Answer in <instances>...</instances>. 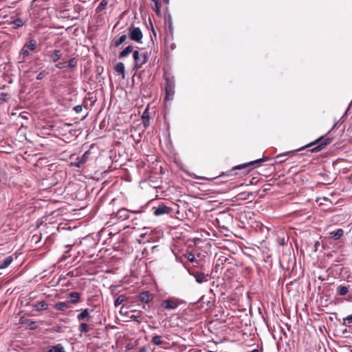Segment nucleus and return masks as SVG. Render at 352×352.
<instances>
[{
    "label": "nucleus",
    "mask_w": 352,
    "mask_h": 352,
    "mask_svg": "<svg viewBox=\"0 0 352 352\" xmlns=\"http://www.w3.org/2000/svg\"><path fill=\"white\" fill-rule=\"evenodd\" d=\"M189 273L195 278L196 282L199 284L208 281L209 276L208 274L195 270L190 271Z\"/></svg>",
    "instance_id": "obj_6"
},
{
    "label": "nucleus",
    "mask_w": 352,
    "mask_h": 352,
    "mask_svg": "<svg viewBox=\"0 0 352 352\" xmlns=\"http://www.w3.org/2000/svg\"><path fill=\"white\" fill-rule=\"evenodd\" d=\"M349 286L339 285L337 287V294L340 296H345L349 292Z\"/></svg>",
    "instance_id": "obj_24"
},
{
    "label": "nucleus",
    "mask_w": 352,
    "mask_h": 352,
    "mask_svg": "<svg viewBox=\"0 0 352 352\" xmlns=\"http://www.w3.org/2000/svg\"><path fill=\"white\" fill-rule=\"evenodd\" d=\"M21 55L23 56V58L26 56H28L29 50H28L26 47L23 46L22 50H21Z\"/></svg>",
    "instance_id": "obj_38"
},
{
    "label": "nucleus",
    "mask_w": 352,
    "mask_h": 352,
    "mask_svg": "<svg viewBox=\"0 0 352 352\" xmlns=\"http://www.w3.org/2000/svg\"><path fill=\"white\" fill-rule=\"evenodd\" d=\"M343 234H344V231L342 229H340V228L337 229L336 230L331 232L329 233L330 237L334 240L340 239L343 236Z\"/></svg>",
    "instance_id": "obj_17"
},
{
    "label": "nucleus",
    "mask_w": 352,
    "mask_h": 352,
    "mask_svg": "<svg viewBox=\"0 0 352 352\" xmlns=\"http://www.w3.org/2000/svg\"><path fill=\"white\" fill-rule=\"evenodd\" d=\"M190 256H191V257L188 256V260H189V261H194V259H195V257H194V256H193V255H190Z\"/></svg>",
    "instance_id": "obj_47"
},
{
    "label": "nucleus",
    "mask_w": 352,
    "mask_h": 352,
    "mask_svg": "<svg viewBox=\"0 0 352 352\" xmlns=\"http://www.w3.org/2000/svg\"><path fill=\"white\" fill-rule=\"evenodd\" d=\"M129 37L131 40L138 43H142V40L143 34L140 28L133 26L130 27L129 30Z\"/></svg>",
    "instance_id": "obj_4"
},
{
    "label": "nucleus",
    "mask_w": 352,
    "mask_h": 352,
    "mask_svg": "<svg viewBox=\"0 0 352 352\" xmlns=\"http://www.w3.org/2000/svg\"><path fill=\"white\" fill-rule=\"evenodd\" d=\"M74 166H76V167H77V168H80V167L83 165V164H82V162H81V160L78 157V158L76 159V162H75L74 163Z\"/></svg>",
    "instance_id": "obj_41"
},
{
    "label": "nucleus",
    "mask_w": 352,
    "mask_h": 352,
    "mask_svg": "<svg viewBox=\"0 0 352 352\" xmlns=\"http://www.w3.org/2000/svg\"><path fill=\"white\" fill-rule=\"evenodd\" d=\"M161 306L164 309H175L179 306V302L177 300L173 298H168L162 302Z\"/></svg>",
    "instance_id": "obj_8"
},
{
    "label": "nucleus",
    "mask_w": 352,
    "mask_h": 352,
    "mask_svg": "<svg viewBox=\"0 0 352 352\" xmlns=\"http://www.w3.org/2000/svg\"><path fill=\"white\" fill-rule=\"evenodd\" d=\"M153 9L157 15H160V6L159 2L155 3V6L153 7Z\"/></svg>",
    "instance_id": "obj_36"
},
{
    "label": "nucleus",
    "mask_w": 352,
    "mask_h": 352,
    "mask_svg": "<svg viewBox=\"0 0 352 352\" xmlns=\"http://www.w3.org/2000/svg\"><path fill=\"white\" fill-rule=\"evenodd\" d=\"M10 25H14V28L16 29L22 27L25 24V21L21 18H17L10 23Z\"/></svg>",
    "instance_id": "obj_25"
},
{
    "label": "nucleus",
    "mask_w": 352,
    "mask_h": 352,
    "mask_svg": "<svg viewBox=\"0 0 352 352\" xmlns=\"http://www.w3.org/2000/svg\"><path fill=\"white\" fill-rule=\"evenodd\" d=\"M77 63L78 58L76 57L72 58L67 62V68L73 69L76 67Z\"/></svg>",
    "instance_id": "obj_28"
},
{
    "label": "nucleus",
    "mask_w": 352,
    "mask_h": 352,
    "mask_svg": "<svg viewBox=\"0 0 352 352\" xmlns=\"http://www.w3.org/2000/svg\"><path fill=\"white\" fill-rule=\"evenodd\" d=\"M27 325L29 329L34 330L37 328L36 322L34 321H31L29 320H26Z\"/></svg>",
    "instance_id": "obj_35"
},
{
    "label": "nucleus",
    "mask_w": 352,
    "mask_h": 352,
    "mask_svg": "<svg viewBox=\"0 0 352 352\" xmlns=\"http://www.w3.org/2000/svg\"><path fill=\"white\" fill-rule=\"evenodd\" d=\"M165 91V100H172L175 94V81L173 78L166 79Z\"/></svg>",
    "instance_id": "obj_5"
},
{
    "label": "nucleus",
    "mask_w": 352,
    "mask_h": 352,
    "mask_svg": "<svg viewBox=\"0 0 352 352\" xmlns=\"http://www.w3.org/2000/svg\"><path fill=\"white\" fill-rule=\"evenodd\" d=\"M69 302L72 304L77 303L80 298V294L77 292H73L69 294Z\"/></svg>",
    "instance_id": "obj_15"
},
{
    "label": "nucleus",
    "mask_w": 352,
    "mask_h": 352,
    "mask_svg": "<svg viewBox=\"0 0 352 352\" xmlns=\"http://www.w3.org/2000/svg\"><path fill=\"white\" fill-rule=\"evenodd\" d=\"M54 308L58 311H65L69 308V305L67 302H58L54 305Z\"/></svg>",
    "instance_id": "obj_22"
},
{
    "label": "nucleus",
    "mask_w": 352,
    "mask_h": 352,
    "mask_svg": "<svg viewBox=\"0 0 352 352\" xmlns=\"http://www.w3.org/2000/svg\"><path fill=\"white\" fill-rule=\"evenodd\" d=\"M111 216L117 218L119 220L124 221L129 219L130 217V211L129 210L122 208L117 211V212L113 213Z\"/></svg>",
    "instance_id": "obj_7"
},
{
    "label": "nucleus",
    "mask_w": 352,
    "mask_h": 352,
    "mask_svg": "<svg viewBox=\"0 0 352 352\" xmlns=\"http://www.w3.org/2000/svg\"><path fill=\"white\" fill-rule=\"evenodd\" d=\"M134 59V67L136 69H140L142 66L147 62L148 56L145 53L140 52L135 50L133 53Z\"/></svg>",
    "instance_id": "obj_3"
},
{
    "label": "nucleus",
    "mask_w": 352,
    "mask_h": 352,
    "mask_svg": "<svg viewBox=\"0 0 352 352\" xmlns=\"http://www.w3.org/2000/svg\"><path fill=\"white\" fill-rule=\"evenodd\" d=\"M44 76H45V74H44V72H40V73L37 75V76H36V79H37V80H41V79H43V78H44Z\"/></svg>",
    "instance_id": "obj_43"
},
{
    "label": "nucleus",
    "mask_w": 352,
    "mask_h": 352,
    "mask_svg": "<svg viewBox=\"0 0 352 352\" xmlns=\"http://www.w3.org/2000/svg\"><path fill=\"white\" fill-rule=\"evenodd\" d=\"M90 151H86L82 156L79 157L78 158L81 160L82 164H84L87 161L89 155H90Z\"/></svg>",
    "instance_id": "obj_34"
},
{
    "label": "nucleus",
    "mask_w": 352,
    "mask_h": 352,
    "mask_svg": "<svg viewBox=\"0 0 352 352\" xmlns=\"http://www.w3.org/2000/svg\"><path fill=\"white\" fill-rule=\"evenodd\" d=\"M74 110L77 113H79L82 111V107L81 105H76L74 107Z\"/></svg>",
    "instance_id": "obj_42"
},
{
    "label": "nucleus",
    "mask_w": 352,
    "mask_h": 352,
    "mask_svg": "<svg viewBox=\"0 0 352 352\" xmlns=\"http://www.w3.org/2000/svg\"><path fill=\"white\" fill-rule=\"evenodd\" d=\"M78 330L80 333H88L90 331L89 326L86 323H80L78 327Z\"/></svg>",
    "instance_id": "obj_30"
},
{
    "label": "nucleus",
    "mask_w": 352,
    "mask_h": 352,
    "mask_svg": "<svg viewBox=\"0 0 352 352\" xmlns=\"http://www.w3.org/2000/svg\"><path fill=\"white\" fill-rule=\"evenodd\" d=\"M138 352H147L144 347L141 348Z\"/></svg>",
    "instance_id": "obj_46"
},
{
    "label": "nucleus",
    "mask_w": 352,
    "mask_h": 352,
    "mask_svg": "<svg viewBox=\"0 0 352 352\" xmlns=\"http://www.w3.org/2000/svg\"><path fill=\"white\" fill-rule=\"evenodd\" d=\"M351 323H352V314L343 318L342 324L344 326L349 327Z\"/></svg>",
    "instance_id": "obj_33"
},
{
    "label": "nucleus",
    "mask_w": 352,
    "mask_h": 352,
    "mask_svg": "<svg viewBox=\"0 0 352 352\" xmlns=\"http://www.w3.org/2000/svg\"><path fill=\"white\" fill-rule=\"evenodd\" d=\"M129 318L131 319H132L133 320L138 322H140L141 320H142L140 315H133V314H132L131 316H130Z\"/></svg>",
    "instance_id": "obj_40"
},
{
    "label": "nucleus",
    "mask_w": 352,
    "mask_h": 352,
    "mask_svg": "<svg viewBox=\"0 0 352 352\" xmlns=\"http://www.w3.org/2000/svg\"><path fill=\"white\" fill-rule=\"evenodd\" d=\"M8 100V95L6 93L0 94V101L1 102H7Z\"/></svg>",
    "instance_id": "obj_37"
},
{
    "label": "nucleus",
    "mask_w": 352,
    "mask_h": 352,
    "mask_svg": "<svg viewBox=\"0 0 352 352\" xmlns=\"http://www.w3.org/2000/svg\"><path fill=\"white\" fill-rule=\"evenodd\" d=\"M127 38V36L126 34H123L122 35L120 38H114L113 41V45L116 47H119L121 44H122Z\"/></svg>",
    "instance_id": "obj_20"
},
{
    "label": "nucleus",
    "mask_w": 352,
    "mask_h": 352,
    "mask_svg": "<svg viewBox=\"0 0 352 352\" xmlns=\"http://www.w3.org/2000/svg\"><path fill=\"white\" fill-rule=\"evenodd\" d=\"M332 138L328 137L327 135L321 136L318 138L315 141L308 144L305 147L298 149L297 151H301L305 148H309L315 146L314 147L310 149L311 153H317L324 149L327 145H329L332 142Z\"/></svg>",
    "instance_id": "obj_1"
},
{
    "label": "nucleus",
    "mask_w": 352,
    "mask_h": 352,
    "mask_svg": "<svg viewBox=\"0 0 352 352\" xmlns=\"http://www.w3.org/2000/svg\"><path fill=\"white\" fill-rule=\"evenodd\" d=\"M44 352H66L62 344L54 346H48L45 348Z\"/></svg>",
    "instance_id": "obj_11"
},
{
    "label": "nucleus",
    "mask_w": 352,
    "mask_h": 352,
    "mask_svg": "<svg viewBox=\"0 0 352 352\" xmlns=\"http://www.w3.org/2000/svg\"><path fill=\"white\" fill-rule=\"evenodd\" d=\"M56 67L60 69L67 68V62L58 63L56 64Z\"/></svg>",
    "instance_id": "obj_39"
},
{
    "label": "nucleus",
    "mask_w": 352,
    "mask_h": 352,
    "mask_svg": "<svg viewBox=\"0 0 352 352\" xmlns=\"http://www.w3.org/2000/svg\"><path fill=\"white\" fill-rule=\"evenodd\" d=\"M138 299L140 301L148 303L153 299V295L148 291L141 292L138 296Z\"/></svg>",
    "instance_id": "obj_10"
},
{
    "label": "nucleus",
    "mask_w": 352,
    "mask_h": 352,
    "mask_svg": "<svg viewBox=\"0 0 352 352\" xmlns=\"http://www.w3.org/2000/svg\"><path fill=\"white\" fill-rule=\"evenodd\" d=\"M114 69L116 72L122 74V76H124L125 72V67L124 63L121 62L117 63Z\"/></svg>",
    "instance_id": "obj_27"
},
{
    "label": "nucleus",
    "mask_w": 352,
    "mask_h": 352,
    "mask_svg": "<svg viewBox=\"0 0 352 352\" xmlns=\"http://www.w3.org/2000/svg\"><path fill=\"white\" fill-rule=\"evenodd\" d=\"M133 47L132 45H129L119 54L118 57L119 58H123L127 56L130 53H133Z\"/></svg>",
    "instance_id": "obj_16"
},
{
    "label": "nucleus",
    "mask_w": 352,
    "mask_h": 352,
    "mask_svg": "<svg viewBox=\"0 0 352 352\" xmlns=\"http://www.w3.org/2000/svg\"><path fill=\"white\" fill-rule=\"evenodd\" d=\"M13 261L12 256H9L5 258L3 260L0 261V269H5L8 267L11 263Z\"/></svg>",
    "instance_id": "obj_14"
},
{
    "label": "nucleus",
    "mask_w": 352,
    "mask_h": 352,
    "mask_svg": "<svg viewBox=\"0 0 352 352\" xmlns=\"http://www.w3.org/2000/svg\"><path fill=\"white\" fill-rule=\"evenodd\" d=\"M142 124L144 128H147L150 124V116L148 109L146 108L142 115Z\"/></svg>",
    "instance_id": "obj_13"
},
{
    "label": "nucleus",
    "mask_w": 352,
    "mask_h": 352,
    "mask_svg": "<svg viewBox=\"0 0 352 352\" xmlns=\"http://www.w3.org/2000/svg\"><path fill=\"white\" fill-rule=\"evenodd\" d=\"M151 1H153V2H154V3H157V2H159V0H151Z\"/></svg>",
    "instance_id": "obj_53"
},
{
    "label": "nucleus",
    "mask_w": 352,
    "mask_h": 352,
    "mask_svg": "<svg viewBox=\"0 0 352 352\" xmlns=\"http://www.w3.org/2000/svg\"><path fill=\"white\" fill-rule=\"evenodd\" d=\"M49 56L52 62L56 63L58 60L61 58L62 53L60 50H54L49 52Z\"/></svg>",
    "instance_id": "obj_12"
},
{
    "label": "nucleus",
    "mask_w": 352,
    "mask_h": 352,
    "mask_svg": "<svg viewBox=\"0 0 352 352\" xmlns=\"http://www.w3.org/2000/svg\"><path fill=\"white\" fill-rule=\"evenodd\" d=\"M153 214L155 216H160L165 214H169L171 212V208L165 206L164 204H160L157 207H153Z\"/></svg>",
    "instance_id": "obj_9"
},
{
    "label": "nucleus",
    "mask_w": 352,
    "mask_h": 352,
    "mask_svg": "<svg viewBox=\"0 0 352 352\" xmlns=\"http://www.w3.org/2000/svg\"><path fill=\"white\" fill-rule=\"evenodd\" d=\"M37 42L34 39H30L24 45V47L30 51H34L36 48Z\"/></svg>",
    "instance_id": "obj_21"
},
{
    "label": "nucleus",
    "mask_w": 352,
    "mask_h": 352,
    "mask_svg": "<svg viewBox=\"0 0 352 352\" xmlns=\"http://www.w3.org/2000/svg\"><path fill=\"white\" fill-rule=\"evenodd\" d=\"M130 211V213H134V214H138V213H140V210H129Z\"/></svg>",
    "instance_id": "obj_45"
},
{
    "label": "nucleus",
    "mask_w": 352,
    "mask_h": 352,
    "mask_svg": "<svg viewBox=\"0 0 352 352\" xmlns=\"http://www.w3.org/2000/svg\"><path fill=\"white\" fill-rule=\"evenodd\" d=\"M163 1H164V3H168V2H169V0H163Z\"/></svg>",
    "instance_id": "obj_52"
},
{
    "label": "nucleus",
    "mask_w": 352,
    "mask_h": 352,
    "mask_svg": "<svg viewBox=\"0 0 352 352\" xmlns=\"http://www.w3.org/2000/svg\"><path fill=\"white\" fill-rule=\"evenodd\" d=\"M151 342L155 345H161L164 343V341L162 340L161 336H155L153 337Z\"/></svg>",
    "instance_id": "obj_32"
},
{
    "label": "nucleus",
    "mask_w": 352,
    "mask_h": 352,
    "mask_svg": "<svg viewBox=\"0 0 352 352\" xmlns=\"http://www.w3.org/2000/svg\"><path fill=\"white\" fill-rule=\"evenodd\" d=\"M123 308H124L123 307H121L120 311V314H123V312H124V310H123Z\"/></svg>",
    "instance_id": "obj_49"
},
{
    "label": "nucleus",
    "mask_w": 352,
    "mask_h": 352,
    "mask_svg": "<svg viewBox=\"0 0 352 352\" xmlns=\"http://www.w3.org/2000/svg\"><path fill=\"white\" fill-rule=\"evenodd\" d=\"M253 195L251 192H243L237 195V199L239 200H246L250 199Z\"/></svg>",
    "instance_id": "obj_26"
},
{
    "label": "nucleus",
    "mask_w": 352,
    "mask_h": 352,
    "mask_svg": "<svg viewBox=\"0 0 352 352\" xmlns=\"http://www.w3.org/2000/svg\"><path fill=\"white\" fill-rule=\"evenodd\" d=\"M152 32H153V34L155 36L156 33H155V32L154 30V28L153 27H152Z\"/></svg>",
    "instance_id": "obj_50"
},
{
    "label": "nucleus",
    "mask_w": 352,
    "mask_h": 352,
    "mask_svg": "<svg viewBox=\"0 0 352 352\" xmlns=\"http://www.w3.org/2000/svg\"><path fill=\"white\" fill-rule=\"evenodd\" d=\"M91 318L88 309H83L80 314L77 316L78 320H88Z\"/></svg>",
    "instance_id": "obj_18"
},
{
    "label": "nucleus",
    "mask_w": 352,
    "mask_h": 352,
    "mask_svg": "<svg viewBox=\"0 0 352 352\" xmlns=\"http://www.w3.org/2000/svg\"><path fill=\"white\" fill-rule=\"evenodd\" d=\"M265 161H266V159L261 158V159H258V160H256L254 161H251L248 163L237 165V166H234L231 170L227 171L226 173H223V175H227V176L236 175L238 174V173L236 172V170H241L242 172L241 173L242 174L245 175V174H248L251 170V169H248V168L250 166L253 165L256 163L261 162H265Z\"/></svg>",
    "instance_id": "obj_2"
},
{
    "label": "nucleus",
    "mask_w": 352,
    "mask_h": 352,
    "mask_svg": "<svg viewBox=\"0 0 352 352\" xmlns=\"http://www.w3.org/2000/svg\"><path fill=\"white\" fill-rule=\"evenodd\" d=\"M123 308H124L123 307H121L120 311V314H123V312H124V310H123Z\"/></svg>",
    "instance_id": "obj_48"
},
{
    "label": "nucleus",
    "mask_w": 352,
    "mask_h": 352,
    "mask_svg": "<svg viewBox=\"0 0 352 352\" xmlns=\"http://www.w3.org/2000/svg\"><path fill=\"white\" fill-rule=\"evenodd\" d=\"M27 319H24V318H21L20 320H19V323L21 324H23V323H27V321H26Z\"/></svg>",
    "instance_id": "obj_44"
},
{
    "label": "nucleus",
    "mask_w": 352,
    "mask_h": 352,
    "mask_svg": "<svg viewBox=\"0 0 352 352\" xmlns=\"http://www.w3.org/2000/svg\"><path fill=\"white\" fill-rule=\"evenodd\" d=\"M126 300V296L125 295H120L114 301V305L116 307L120 305L123 302Z\"/></svg>",
    "instance_id": "obj_29"
},
{
    "label": "nucleus",
    "mask_w": 352,
    "mask_h": 352,
    "mask_svg": "<svg viewBox=\"0 0 352 352\" xmlns=\"http://www.w3.org/2000/svg\"><path fill=\"white\" fill-rule=\"evenodd\" d=\"M36 311L46 310L47 309V304L45 301H39L33 305Z\"/></svg>",
    "instance_id": "obj_19"
},
{
    "label": "nucleus",
    "mask_w": 352,
    "mask_h": 352,
    "mask_svg": "<svg viewBox=\"0 0 352 352\" xmlns=\"http://www.w3.org/2000/svg\"><path fill=\"white\" fill-rule=\"evenodd\" d=\"M250 352H259V351L258 349H254Z\"/></svg>",
    "instance_id": "obj_51"
},
{
    "label": "nucleus",
    "mask_w": 352,
    "mask_h": 352,
    "mask_svg": "<svg viewBox=\"0 0 352 352\" xmlns=\"http://www.w3.org/2000/svg\"><path fill=\"white\" fill-rule=\"evenodd\" d=\"M294 152L295 151H289V152L279 154V155H276L275 157L276 162L277 163L284 162L285 161H286V159L285 157L289 154L294 153Z\"/></svg>",
    "instance_id": "obj_23"
},
{
    "label": "nucleus",
    "mask_w": 352,
    "mask_h": 352,
    "mask_svg": "<svg viewBox=\"0 0 352 352\" xmlns=\"http://www.w3.org/2000/svg\"><path fill=\"white\" fill-rule=\"evenodd\" d=\"M107 3L108 1L107 0H102V1L99 3V5L96 9V12L98 13L104 10Z\"/></svg>",
    "instance_id": "obj_31"
}]
</instances>
